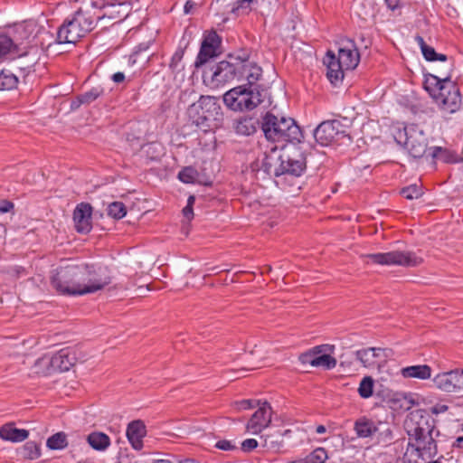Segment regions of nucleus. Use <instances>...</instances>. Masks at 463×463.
I'll list each match as a JSON object with an SVG mask.
<instances>
[{"instance_id": "obj_54", "label": "nucleus", "mask_w": 463, "mask_h": 463, "mask_svg": "<svg viewBox=\"0 0 463 463\" xmlns=\"http://www.w3.org/2000/svg\"><path fill=\"white\" fill-rule=\"evenodd\" d=\"M386 5L391 10H395L399 7L400 0H384Z\"/></svg>"}, {"instance_id": "obj_38", "label": "nucleus", "mask_w": 463, "mask_h": 463, "mask_svg": "<svg viewBox=\"0 0 463 463\" xmlns=\"http://www.w3.org/2000/svg\"><path fill=\"white\" fill-rule=\"evenodd\" d=\"M127 213L126 206L121 202H113L108 206V215L119 220L123 218Z\"/></svg>"}, {"instance_id": "obj_17", "label": "nucleus", "mask_w": 463, "mask_h": 463, "mask_svg": "<svg viewBox=\"0 0 463 463\" xmlns=\"http://www.w3.org/2000/svg\"><path fill=\"white\" fill-rule=\"evenodd\" d=\"M222 39L216 32L213 31L203 36L200 51L194 65L196 68L205 64L210 59L217 57L222 53Z\"/></svg>"}, {"instance_id": "obj_55", "label": "nucleus", "mask_w": 463, "mask_h": 463, "mask_svg": "<svg viewBox=\"0 0 463 463\" xmlns=\"http://www.w3.org/2000/svg\"><path fill=\"white\" fill-rule=\"evenodd\" d=\"M448 410V406L445 404H437L432 408V411L436 414L445 412Z\"/></svg>"}, {"instance_id": "obj_27", "label": "nucleus", "mask_w": 463, "mask_h": 463, "mask_svg": "<svg viewBox=\"0 0 463 463\" xmlns=\"http://www.w3.org/2000/svg\"><path fill=\"white\" fill-rule=\"evenodd\" d=\"M259 121L253 118H242L234 123V129L241 136H250L257 130Z\"/></svg>"}, {"instance_id": "obj_18", "label": "nucleus", "mask_w": 463, "mask_h": 463, "mask_svg": "<svg viewBox=\"0 0 463 463\" xmlns=\"http://www.w3.org/2000/svg\"><path fill=\"white\" fill-rule=\"evenodd\" d=\"M404 146L414 158H420L427 151V138L424 133L411 127L405 128Z\"/></svg>"}, {"instance_id": "obj_56", "label": "nucleus", "mask_w": 463, "mask_h": 463, "mask_svg": "<svg viewBox=\"0 0 463 463\" xmlns=\"http://www.w3.org/2000/svg\"><path fill=\"white\" fill-rule=\"evenodd\" d=\"M415 41L417 42V43L419 44L420 48V51L422 52L426 47H428V44L425 43L424 39L420 36V35H416L415 36Z\"/></svg>"}, {"instance_id": "obj_22", "label": "nucleus", "mask_w": 463, "mask_h": 463, "mask_svg": "<svg viewBox=\"0 0 463 463\" xmlns=\"http://www.w3.org/2000/svg\"><path fill=\"white\" fill-rule=\"evenodd\" d=\"M146 434V425L141 420H136L128 424L126 436L135 449L139 450L142 449L143 438Z\"/></svg>"}, {"instance_id": "obj_33", "label": "nucleus", "mask_w": 463, "mask_h": 463, "mask_svg": "<svg viewBox=\"0 0 463 463\" xmlns=\"http://www.w3.org/2000/svg\"><path fill=\"white\" fill-rule=\"evenodd\" d=\"M374 382L371 376H365L362 379L358 388L359 395L364 399H368L373 395Z\"/></svg>"}, {"instance_id": "obj_43", "label": "nucleus", "mask_w": 463, "mask_h": 463, "mask_svg": "<svg viewBox=\"0 0 463 463\" xmlns=\"http://www.w3.org/2000/svg\"><path fill=\"white\" fill-rule=\"evenodd\" d=\"M283 440L280 435H266L263 446L268 449L279 451L282 447Z\"/></svg>"}, {"instance_id": "obj_45", "label": "nucleus", "mask_w": 463, "mask_h": 463, "mask_svg": "<svg viewBox=\"0 0 463 463\" xmlns=\"http://www.w3.org/2000/svg\"><path fill=\"white\" fill-rule=\"evenodd\" d=\"M260 404V401H255V400H241L237 401L232 403V407L238 411H243V410H249L251 408L256 407L257 405Z\"/></svg>"}, {"instance_id": "obj_25", "label": "nucleus", "mask_w": 463, "mask_h": 463, "mask_svg": "<svg viewBox=\"0 0 463 463\" xmlns=\"http://www.w3.org/2000/svg\"><path fill=\"white\" fill-rule=\"evenodd\" d=\"M432 369L428 364H418L403 367L401 369V375L403 378H416L419 380H427L431 377Z\"/></svg>"}, {"instance_id": "obj_57", "label": "nucleus", "mask_w": 463, "mask_h": 463, "mask_svg": "<svg viewBox=\"0 0 463 463\" xmlns=\"http://www.w3.org/2000/svg\"><path fill=\"white\" fill-rule=\"evenodd\" d=\"M415 41L417 42V43L419 44L420 48V51L422 52L426 47H428V44L425 43L424 39L420 36V35H416L415 36Z\"/></svg>"}, {"instance_id": "obj_44", "label": "nucleus", "mask_w": 463, "mask_h": 463, "mask_svg": "<svg viewBox=\"0 0 463 463\" xmlns=\"http://www.w3.org/2000/svg\"><path fill=\"white\" fill-rule=\"evenodd\" d=\"M422 55L425 58V60L429 61H447L448 56L442 53L436 52L435 49L430 45L426 47L422 52Z\"/></svg>"}, {"instance_id": "obj_32", "label": "nucleus", "mask_w": 463, "mask_h": 463, "mask_svg": "<svg viewBox=\"0 0 463 463\" xmlns=\"http://www.w3.org/2000/svg\"><path fill=\"white\" fill-rule=\"evenodd\" d=\"M17 77L10 71H0V90H10L16 87Z\"/></svg>"}, {"instance_id": "obj_35", "label": "nucleus", "mask_w": 463, "mask_h": 463, "mask_svg": "<svg viewBox=\"0 0 463 463\" xmlns=\"http://www.w3.org/2000/svg\"><path fill=\"white\" fill-rule=\"evenodd\" d=\"M103 94L104 89L101 86H96L90 89V90L82 94H80V96L81 98V102H83V105H90Z\"/></svg>"}, {"instance_id": "obj_40", "label": "nucleus", "mask_w": 463, "mask_h": 463, "mask_svg": "<svg viewBox=\"0 0 463 463\" xmlns=\"http://www.w3.org/2000/svg\"><path fill=\"white\" fill-rule=\"evenodd\" d=\"M45 359H51V356L43 355V357H41L35 361L34 365H33L35 373L46 375V374H51V373H54V368H52V366H51V364H48V363L44 364L43 362V360H45Z\"/></svg>"}, {"instance_id": "obj_63", "label": "nucleus", "mask_w": 463, "mask_h": 463, "mask_svg": "<svg viewBox=\"0 0 463 463\" xmlns=\"http://www.w3.org/2000/svg\"><path fill=\"white\" fill-rule=\"evenodd\" d=\"M194 201H195V197L194 195H190L188 197V200H187V204L186 205H190V206H194Z\"/></svg>"}, {"instance_id": "obj_19", "label": "nucleus", "mask_w": 463, "mask_h": 463, "mask_svg": "<svg viewBox=\"0 0 463 463\" xmlns=\"http://www.w3.org/2000/svg\"><path fill=\"white\" fill-rule=\"evenodd\" d=\"M272 408L268 402H260V408L252 414L246 425L248 431L259 434L271 423Z\"/></svg>"}, {"instance_id": "obj_62", "label": "nucleus", "mask_w": 463, "mask_h": 463, "mask_svg": "<svg viewBox=\"0 0 463 463\" xmlns=\"http://www.w3.org/2000/svg\"><path fill=\"white\" fill-rule=\"evenodd\" d=\"M289 463H308V460L305 458H298L296 460H292Z\"/></svg>"}, {"instance_id": "obj_9", "label": "nucleus", "mask_w": 463, "mask_h": 463, "mask_svg": "<svg viewBox=\"0 0 463 463\" xmlns=\"http://www.w3.org/2000/svg\"><path fill=\"white\" fill-rule=\"evenodd\" d=\"M237 86L223 95L224 104L234 111L252 110L262 102L261 94L254 84Z\"/></svg>"}, {"instance_id": "obj_21", "label": "nucleus", "mask_w": 463, "mask_h": 463, "mask_svg": "<svg viewBox=\"0 0 463 463\" xmlns=\"http://www.w3.org/2000/svg\"><path fill=\"white\" fill-rule=\"evenodd\" d=\"M92 207L88 203H79L73 211V222L75 229L80 233L90 232Z\"/></svg>"}, {"instance_id": "obj_16", "label": "nucleus", "mask_w": 463, "mask_h": 463, "mask_svg": "<svg viewBox=\"0 0 463 463\" xmlns=\"http://www.w3.org/2000/svg\"><path fill=\"white\" fill-rule=\"evenodd\" d=\"M434 386L445 392H459L463 390V369L442 372L432 378Z\"/></svg>"}, {"instance_id": "obj_59", "label": "nucleus", "mask_w": 463, "mask_h": 463, "mask_svg": "<svg viewBox=\"0 0 463 463\" xmlns=\"http://www.w3.org/2000/svg\"><path fill=\"white\" fill-rule=\"evenodd\" d=\"M326 345H318L313 348V350H310V352L316 353V356H318V354H322L324 352H326Z\"/></svg>"}, {"instance_id": "obj_60", "label": "nucleus", "mask_w": 463, "mask_h": 463, "mask_svg": "<svg viewBox=\"0 0 463 463\" xmlns=\"http://www.w3.org/2000/svg\"><path fill=\"white\" fill-rule=\"evenodd\" d=\"M453 447L463 448V436L458 437L453 443Z\"/></svg>"}, {"instance_id": "obj_51", "label": "nucleus", "mask_w": 463, "mask_h": 463, "mask_svg": "<svg viewBox=\"0 0 463 463\" xmlns=\"http://www.w3.org/2000/svg\"><path fill=\"white\" fill-rule=\"evenodd\" d=\"M111 80H113V82L115 83H122L125 81L126 80V75L124 72H121V71H118L114 74H112L111 76Z\"/></svg>"}, {"instance_id": "obj_23", "label": "nucleus", "mask_w": 463, "mask_h": 463, "mask_svg": "<svg viewBox=\"0 0 463 463\" xmlns=\"http://www.w3.org/2000/svg\"><path fill=\"white\" fill-rule=\"evenodd\" d=\"M28 436V430L15 428L13 422L6 423L0 428V438L4 440L20 442L25 440Z\"/></svg>"}, {"instance_id": "obj_31", "label": "nucleus", "mask_w": 463, "mask_h": 463, "mask_svg": "<svg viewBox=\"0 0 463 463\" xmlns=\"http://www.w3.org/2000/svg\"><path fill=\"white\" fill-rule=\"evenodd\" d=\"M373 352L374 347L357 350L355 357L364 367H373L378 362L374 360Z\"/></svg>"}, {"instance_id": "obj_7", "label": "nucleus", "mask_w": 463, "mask_h": 463, "mask_svg": "<svg viewBox=\"0 0 463 463\" xmlns=\"http://www.w3.org/2000/svg\"><path fill=\"white\" fill-rule=\"evenodd\" d=\"M40 28L34 21L16 24L12 36L0 34V57L10 52H27V49L37 45L36 37Z\"/></svg>"}, {"instance_id": "obj_30", "label": "nucleus", "mask_w": 463, "mask_h": 463, "mask_svg": "<svg viewBox=\"0 0 463 463\" xmlns=\"http://www.w3.org/2000/svg\"><path fill=\"white\" fill-rule=\"evenodd\" d=\"M46 446L52 450L63 449L68 446L67 435L62 432H57L47 439Z\"/></svg>"}, {"instance_id": "obj_61", "label": "nucleus", "mask_w": 463, "mask_h": 463, "mask_svg": "<svg viewBox=\"0 0 463 463\" xmlns=\"http://www.w3.org/2000/svg\"><path fill=\"white\" fill-rule=\"evenodd\" d=\"M326 431V429L324 425H318L316 429V432L317 434H323Z\"/></svg>"}, {"instance_id": "obj_3", "label": "nucleus", "mask_w": 463, "mask_h": 463, "mask_svg": "<svg viewBox=\"0 0 463 463\" xmlns=\"http://www.w3.org/2000/svg\"><path fill=\"white\" fill-rule=\"evenodd\" d=\"M424 89L438 107L448 113L459 110L462 98L459 88L451 80L449 73L443 77L428 73L424 75Z\"/></svg>"}, {"instance_id": "obj_4", "label": "nucleus", "mask_w": 463, "mask_h": 463, "mask_svg": "<svg viewBox=\"0 0 463 463\" xmlns=\"http://www.w3.org/2000/svg\"><path fill=\"white\" fill-rule=\"evenodd\" d=\"M99 8L96 1H91L90 5L80 7L71 17L64 20L57 32V42L59 43H75L80 38L91 32L96 24V21L100 18L94 14V10Z\"/></svg>"}, {"instance_id": "obj_26", "label": "nucleus", "mask_w": 463, "mask_h": 463, "mask_svg": "<svg viewBox=\"0 0 463 463\" xmlns=\"http://www.w3.org/2000/svg\"><path fill=\"white\" fill-rule=\"evenodd\" d=\"M17 456L24 460H34L41 456V444L30 440L16 450Z\"/></svg>"}, {"instance_id": "obj_8", "label": "nucleus", "mask_w": 463, "mask_h": 463, "mask_svg": "<svg viewBox=\"0 0 463 463\" xmlns=\"http://www.w3.org/2000/svg\"><path fill=\"white\" fill-rule=\"evenodd\" d=\"M82 272L80 265L60 268L52 278V285L62 295H86L87 293L81 292L86 287Z\"/></svg>"}, {"instance_id": "obj_39", "label": "nucleus", "mask_w": 463, "mask_h": 463, "mask_svg": "<svg viewBox=\"0 0 463 463\" xmlns=\"http://www.w3.org/2000/svg\"><path fill=\"white\" fill-rule=\"evenodd\" d=\"M306 458L308 463H325L328 458V454L326 449L319 447L307 455Z\"/></svg>"}, {"instance_id": "obj_41", "label": "nucleus", "mask_w": 463, "mask_h": 463, "mask_svg": "<svg viewBox=\"0 0 463 463\" xmlns=\"http://www.w3.org/2000/svg\"><path fill=\"white\" fill-rule=\"evenodd\" d=\"M184 51L182 48H178L171 58L169 68L173 72H179L184 69L182 60L184 57Z\"/></svg>"}, {"instance_id": "obj_28", "label": "nucleus", "mask_w": 463, "mask_h": 463, "mask_svg": "<svg viewBox=\"0 0 463 463\" xmlns=\"http://www.w3.org/2000/svg\"><path fill=\"white\" fill-rule=\"evenodd\" d=\"M431 156L437 160H440L444 163H458L460 161V156L455 151L444 148L441 146H433L430 148Z\"/></svg>"}, {"instance_id": "obj_15", "label": "nucleus", "mask_w": 463, "mask_h": 463, "mask_svg": "<svg viewBox=\"0 0 463 463\" xmlns=\"http://www.w3.org/2000/svg\"><path fill=\"white\" fill-rule=\"evenodd\" d=\"M254 170H262L269 175L279 176L283 175V153L272 148L269 153H263L261 158L252 165Z\"/></svg>"}, {"instance_id": "obj_10", "label": "nucleus", "mask_w": 463, "mask_h": 463, "mask_svg": "<svg viewBox=\"0 0 463 463\" xmlns=\"http://www.w3.org/2000/svg\"><path fill=\"white\" fill-rule=\"evenodd\" d=\"M221 107L213 97L201 96L187 109L189 120L195 126L210 127V122L217 120L221 115Z\"/></svg>"}, {"instance_id": "obj_52", "label": "nucleus", "mask_w": 463, "mask_h": 463, "mask_svg": "<svg viewBox=\"0 0 463 463\" xmlns=\"http://www.w3.org/2000/svg\"><path fill=\"white\" fill-rule=\"evenodd\" d=\"M81 105H83V102H81L80 96L78 95L74 99L71 100V109L75 110L78 109Z\"/></svg>"}, {"instance_id": "obj_34", "label": "nucleus", "mask_w": 463, "mask_h": 463, "mask_svg": "<svg viewBox=\"0 0 463 463\" xmlns=\"http://www.w3.org/2000/svg\"><path fill=\"white\" fill-rule=\"evenodd\" d=\"M258 4V0H238L233 4L232 13L239 15L249 14L252 9V5Z\"/></svg>"}, {"instance_id": "obj_46", "label": "nucleus", "mask_w": 463, "mask_h": 463, "mask_svg": "<svg viewBox=\"0 0 463 463\" xmlns=\"http://www.w3.org/2000/svg\"><path fill=\"white\" fill-rule=\"evenodd\" d=\"M391 353V350L389 349H383V348H375L373 352L374 360H380V361H386V359L389 357Z\"/></svg>"}, {"instance_id": "obj_49", "label": "nucleus", "mask_w": 463, "mask_h": 463, "mask_svg": "<svg viewBox=\"0 0 463 463\" xmlns=\"http://www.w3.org/2000/svg\"><path fill=\"white\" fill-rule=\"evenodd\" d=\"M215 447L226 451L232 450L236 448L231 441L225 439L218 441Z\"/></svg>"}, {"instance_id": "obj_58", "label": "nucleus", "mask_w": 463, "mask_h": 463, "mask_svg": "<svg viewBox=\"0 0 463 463\" xmlns=\"http://www.w3.org/2000/svg\"><path fill=\"white\" fill-rule=\"evenodd\" d=\"M195 5V3L192 0H188L186 1V3L184 4V12L185 14H189L191 12V10L194 7Z\"/></svg>"}, {"instance_id": "obj_12", "label": "nucleus", "mask_w": 463, "mask_h": 463, "mask_svg": "<svg viewBox=\"0 0 463 463\" xmlns=\"http://www.w3.org/2000/svg\"><path fill=\"white\" fill-rule=\"evenodd\" d=\"M81 270L84 271V287L83 293H94L111 283L110 270L107 266L99 264H83L80 265Z\"/></svg>"}, {"instance_id": "obj_37", "label": "nucleus", "mask_w": 463, "mask_h": 463, "mask_svg": "<svg viewBox=\"0 0 463 463\" xmlns=\"http://www.w3.org/2000/svg\"><path fill=\"white\" fill-rule=\"evenodd\" d=\"M400 194L408 200H413L420 198L423 194V190L420 185L413 184L402 188Z\"/></svg>"}, {"instance_id": "obj_2", "label": "nucleus", "mask_w": 463, "mask_h": 463, "mask_svg": "<svg viewBox=\"0 0 463 463\" xmlns=\"http://www.w3.org/2000/svg\"><path fill=\"white\" fill-rule=\"evenodd\" d=\"M262 75V69L250 61L249 54H229L227 59L218 62L211 76L212 83L218 87L234 80L245 79L250 84L256 83Z\"/></svg>"}, {"instance_id": "obj_11", "label": "nucleus", "mask_w": 463, "mask_h": 463, "mask_svg": "<svg viewBox=\"0 0 463 463\" xmlns=\"http://www.w3.org/2000/svg\"><path fill=\"white\" fill-rule=\"evenodd\" d=\"M314 138L317 144L326 146L346 138L351 141L346 127L338 119L325 120L314 129Z\"/></svg>"}, {"instance_id": "obj_53", "label": "nucleus", "mask_w": 463, "mask_h": 463, "mask_svg": "<svg viewBox=\"0 0 463 463\" xmlns=\"http://www.w3.org/2000/svg\"><path fill=\"white\" fill-rule=\"evenodd\" d=\"M183 214L185 218H187L188 220H191L193 217H194V211H193V207L190 206V205H186L184 209H183Z\"/></svg>"}, {"instance_id": "obj_64", "label": "nucleus", "mask_w": 463, "mask_h": 463, "mask_svg": "<svg viewBox=\"0 0 463 463\" xmlns=\"http://www.w3.org/2000/svg\"><path fill=\"white\" fill-rule=\"evenodd\" d=\"M179 463H198L194 459L186 458L184 460L180 461Z\"/></svg>"}, {"instance_id": "obj_6", "label": "nucleus", "mask_w": 463, "mask_h": 463, "mask_svg": "<svg viewBox=\"0 0 463 463\" xmlns=\"http://www.w3.org/2000/svg\"><path fill=\"white\" fill-rule=\"evenodd\" d=\"M261 129L268 140L272 142H300L302 131L291 118L278 117L268 112L261 122Z\"/></svg>"}, {"instance_id": "obj_29", "label": "nucleus", "mask_w": 463, "mask_h": 463, "mask_svg": "<svg viewBox=\"0 0 463 463\" xmlns=\"http://www.w3.org/2000/svg\"><path fill=\"white\" fill-rule=\"evenodd\" d=\"M87 441L96 450H105L110 445L109 437L103 432H92L88 435Z\"/></svg>"}, {"instance_id": "obj_1", "label": "nucleus", "mask_w": 463, "mask_h": 463, "mask_svg": "<svg viewBox=\"0 0 463 463\" xmlns=\"http://www.w3.org/2000/svg\"><path fill=\"white\" fill-rule=\"evenodd\" d=\"M409 444L403 463H424L438 453L436 438L439 436L434 418L425 410H414L404 422Z\"/></svg>"}, {"instance_id": "obj_13", "label": "nucleus", "mask_w": 463, "mask_h": 463, "mask_svg": "<svg viewBox=\"0 0 463 463\" xmlns=\"http://www.w3.org/2000/svg\"><path fill=\"white\" fill-rule=\"evenodd\" d=\"M364 259L371 260L380 265H399L403 267H416L422 262V259L411 251H389L385 253L365 254Z\"/></svg>"}, {"instance_id": "obj_48", "label": "nucleus", "mask_w": 463, "mask_h": 463, "mask_svg": "<svg viewBox=\"0 0 463 463\" xmlns=\"http://www.w3.org/2000/svg\"><path fill=\"white\" fill-rule=\"evenodd\" d=\"M258 447V441L255 439H247L241 443V449L244 452H250Z\"/></svg>"}, {"instance_id": "obj_5", "label": "nucleus", "mask_w": 463, "mask_h": 463, "mask_svg": "<svg viewBox=\"0 0 463 463\" xmlns=\"http://www.w3.org/2000/svg\"><path fill=\"white\" fill-rule=\"evenodd\" d=\"M360 61L358 49L353 40L346 39L338 50V55L328 51L324 60L327 67L326 76L334 86H338L344 79L345 70H354Z\"/></svg>"}, {"instance_id": "obj_47", "label": "nucleus", "mask_w": 463, "mask_h": 463, "mask_svg": "<svg viewBox=\"0 0 463 463\" xmlns=\"http://www.w3.org/2000/svg\"><path fill=\"white\" fill-rule=\"evenodd\" d=\"M315 358L316 353L310 351L301 354L298 357L301 364H310L311 366H313V360H315Z\"/></svg>"}, {"instance_id": "obj_20", "label": "nucleus", "mask_w": 463, "mask_h": 463, "mask_svg": "<svg viewBox=\"0 0 463 463\" xmlns=\"http://www.w3.org/2000/svg\"><path fill=\"white\" fill-rule=\"evenodd\" d=\"M283 175L300 176L307 168L306 156L302 152L283 153Z\"/></svg>"}, {"instance_id": "obj_14", "label": "nucleus", "mask_w": 463, "mask_h": 463, "mask_svg": "<svg viewBox=\"0 0 463 463\" xmlns=\"http://www.w3.org/2000/svg\"><path fill=\"white\" fill-rule=\"evenodd\" d=\"M83 358L84 355L76 347H66L51 356V359H45L43 362L51 364L54 372H66Z\"/></svg>"}, {"instance_id": "obj_36", "label": "nucleus", "mask_w": 463, "mask_h": 463, "mask_svg": "<svg viewBox=\"0 0 463 463\" xmlns=\"http://www.w3.org/2000/svg\"><path fill=\"white\" fill-rule=\"evenodd\" d=\"M335 365L336 359L327 354H322L318 356H316L315 360H313L314 367H324L326 369H332L335 368Z\"/></svg>"}, {"instance_id": "obj_50", "label": "nucleus", "mask_w": 463, "mask_h": 463, "mask_svg": "<svg viewBox=\"0 0 463 463\" xmlns=\"http://www.w3.org/2000/svg\"><path fill=\"white\" fill-rule=\"evenodd\" d=\"M14 207L12 202L3 200L0 202V213H8Z\"/></svg>"}, {"instance_id": "obj_42", "label": "nucleus", "mask_w": 463, "mask_h": 463, "mask_svg": "<svg viewBox=\"0 0 463 463\" xmlns=\"http://www.w3.org/2000/svg\"><path fill=\"white\" fill-rule=\"evenodd\" d=\"M197 175L198 173L194 168L187 166L179 172L178 178L183 183L193 184L195 182Z\"/></svg>"}, {"instance_id": "obj_24", "label": "nucleus", "mask_w": 463, "mask_h": 463, "mask_svg": "<svg viewBox=\"0 0 463 463\" xmlns=\"http://www.w3.org/2000/svg\"><path fill=\"white\" fill-rule=\"evenodd\" d=\"M354 430L358 438L366 439L372 438L378 430V428L373 420L363 416L354 421Z\"/></svg>"}]
</instances>
